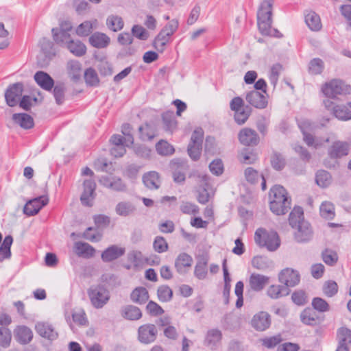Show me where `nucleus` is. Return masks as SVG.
Returning <instances> with one entry per match:
<instances>
[{"instance_id": "obj_1", "label": "nucleus", "mask_w": 351, "mask_h": 351, "mask_svg": "<svg viewBox=\"0 0 351 351\" xmlns=\"http://www.w3.org/2000/svg\"><path fill=\"white\" fill-rule=\"evenodd\" d=\"M272 5V0H264L261 3L257 12L258 29L262 35L281 37L279 31L271 27Z\"/></svg>"}, {"instance_id": "obj_2", "label": "nucleus", "mask_w": 351, "mask_h": 351, "mask_svg": "<svg viewBox=\"0 0 351 351\" xmlns=\"http://www.w3.org/2000/svg\"><path fill=\"white\" fill-rule=\"evenodd\" d=\"M269 207L276 215H283L291 208V199L287 190L280 185H275L269 191Z\"/></svg>"}, {"instance_id": "obj_3", "label": "nucleus", "mask_w": 351, "mask_h": 351, "mask_svg": "<svg viewBox=\"0 0 351 351\" xmlns=\"http://www.w3.org/2000/svg\"><path fill=\"white\" fill-rule=\"evenodd\" d=\"M254 241L259 247H266L270 252L276 251L280 245V240L276 232H268L262 228L256 230Z\"/></svg>"}, {"instance_id": "obj_4", "label": "nucleus", "mask_w": 351, "mask_h": 351, "mask_svg": "<svg viewBox=\"0 0 351 351\" xmlns=\"http://www.w3.org/2000/svg\"><path fill=\"white\" fill-rule=\"evenodd\" d=\"M323 93L328 97L335 98L337 95L351 93V86L341 80L334 79L326 83L322 88Z\"/></svg>"}, {"instance_id": "obj_5", "label": "nucleus", "mask_w": 351, "mask_h": 351, "mask_svg": "<svg viewBox=\"0 0 351 351\" xmlns=\"http://www.w3.org/2000/svg\"><path fill=\"white\" fill-rule=\"evenodd\" d=\"M87 293L92 305L96 308H103L110 300V293L103 286L92 287Z\"/></svg>"}, {"instance_id": "obj_6", "label": "nucleus", "mask_w": 351, "mask_h": 351, "mask_svg": "<svg viewBox=\"0 0 351 351\" xmlns=\"http://www.w3.org/2000/svg\"><path fill=\"white\" fill-rule=\"evenodd\" d=\"M350 145L347 141H335L328 149V155L331 159H340L349 154Z\"/></svg>"}, {"instance_id": "obj_7", "label": "nucleus", "mask_w": 351, "mask_h": 351, "mask_svg": "<svg viewBox=\"0 0 351 351\" xmlns=\"http://www.w3.org/2000/svg\"><path fill=\"white\" fill-rule=\"evenodd\" d=\"M23 88L22 82H16L8 86L5 93V99L9 106L14 107L18 104L19 99L23 94Z\"/></svg>"}, {"instance_id": "obj_8", "label": "nucleus", "mask_w": 351, "mask_h": 351, "mask_svg": "<svg viewBox=\"0 0 351 351\" xmlns=\"http://www.w3.org/2000/svg\"><path fill=\"white\" fill-rule=\"evenodd\" d=\"M157 334L158 330L154 324H143L138 329V339L142 343H153L156 339Z\"/></svg>"}, {"instance_id": "obj_9", "label": "nucleus", "mask_w": 351, "mask_h": 351, "mask_svg": "<svg viewBox=\"0 0 351 351\" xmlns=\"http://www.w3.org/2000/svg\"><path fill=\"white\" fill-rule=\"evenodd\" d=\"M300 280V276L298 271L290 268L282 269L278 275L279 282L289 289L297 285Z\"/></svg>"}, {"instance_id": "obj_10", "label": "nucleus", "mask_w": 351, "mask_h": 351, "mask_svg": "<svg viewBox=\"0 0 351 351\" xmlns=\"http://www.w3.org/2000/svg\"><path fill=\"white\" fill-rule=\"evenodd\" d=\"M293 228L295 229L294 239L298 243H307L313 239V232L308 221L302 222Z\"/></svg>"}, {"instance_id": "obj_11", "label": "nucleus", "mask_w": 351, "mask_h": 351, "mask_svg": "<svg viewBox=\"0 0 351 351\" xmlns=\"http://www.w3.org/2000/svg\"><path fill=\"white\" fill-rule=\"evenodd\" d=\"M49 199L46 196H40L29 200L23 208L24 213L27 216L36 215L40 210L48 204Z\"/></svg>"}, {"instance_id": "obj_12", "label": "nucleus", "mask_w": 351, "mask_h": 351, "mask_svg": "<svg viewBox=\"0 0 351 351\" xmlns=\"http://www.w3.org/2000/svg\"><path fill=\"white\" fill-rule=\"evenodd\" d=\"M240 143L246 146H256L259 143V136L256 132L251 128L242 129L238 135Z\"/></svg>"}, {"instance_id": "obj_13", "label": "nucleus", "mask_w": 351, "mask_h": 351, "mask_svg": "<svg viewBox=\"0 0 351 351\" xmlns=\"http://www.w3.org/2000/svg\"><path fill=\"white\" fill-rule=\"evenodd\" d=\"M99 182L104 186L118 192H125L127 190L126 184L120 178H110L104 176L99 178Z\"/></svg>"}, {"instance_id": "obj_14", "label": "nucleus", "mask_w": 351, "mask_h": 351, "mask_svg": "<svg viewBox=\"0 0 351 351\" xmlns=\"http://www.w3.org/2000/svg\"><path fill=\"white\" fill-rule=\"evenodd\" d=\"M96 184L92 179L84 181V191L80 197L82 204L84 206H91L94 199Z\"/></svg>"}, {"instance_id": "obj_15", "label": "nucleus", "mask_w": 351, "mask_h": 351, "mask_svg": "<svg viewBox=\"0 0 351 351\" xmlns=\"http://www.w3.org/2000/svg\"><path fill=\"white\" fill-rule=\"evenodd\" d=\"M40 48L45 60L43 62L38 61V64L43 66L47 65L51 59L55 56L56 51L53 47V43L48 38H43L40 41Z\"/></svg>"}, {"instance_id": "obj_16", "label": "nucleus", "mask_w": 351, "mask_h": 351, "mask_svg": "<svg viewBox=\"0 0 351 351\" xmlns=\"http://www.w3.org/2000/svg\"><path fill=\"white\" fill-rule=\"evenodd\" d=\"M35 330L40 336L49 341H53L58 337V333L55 330L54 328L46 322H40L36 323Z\"/></svg>"}, {"instance_id": "obj_17", "label": "nucleus", "mask_w": 351, "mask_h": 351, "mask_svg": "<svg viewBox=\"0 0 351 351\" xmlns=\"http://www.w3.org/2000/svg\"><path fill=\"white\" fill-rule=\"evenodd\" d=\"M245 99L250 105L258 109L266 108L268 103L267 97L256 90H251L247 93Z\"/></svg>"}, {"instance_id": "obj_18", "label": "nucleus", "mask_w": 351, "mask_h": 351, "mask_svg": "<svg viewBox=\"0 0 351 351\" xmlns=\"http://www.w3.org/2000/svg\"><path fill=\"white\" fill-rule=\"evenodd\" d=\"M270 324V315L264 311L256 314L252 320V326L258 331L265 330L269 327Z\"/></svg>"}, {"instance_id": "obj_19", "label": "nucleus", "mask_w": 351, "mask_h": 351, "mask_svg": "<svg viewBox=\"0 0 351 351\" xmlns=\"http://www.w3.org/2000/svg\"><path fill=\"white\" fill-rule=\"evenodd\" d=\"M125 252L124 247L112 245L107 247L101 254V259L105 263L112 262L122 256Z\"/></svg>"}, {"instance_id": "obj_20", "label": "nucleus", "mask_w": 351, "mask_h": 351, "mask_svg": "<svg viewBox=\"0 0 351 351\" xmlns=\"http://www.w3.org/2000/svg\"><path fill=\"white\" fill-rule=\"evenodd\" d=\"M34 79L36 84L46 91H51L54 86L53 79L45 71H37L34 74Z\"/></svg>"}, {"instance_id": "obj_21", "label": "nucleus", "mask_w": 351, "mask_h": 351, "mask_svg": "<svg viewBox=\"0 0 351 351\" xmlns=\"http://www.w3.org/2000/svg\"><path fill=\"white\" fill-rule=\"evenodd\" d=\"M269 282V277L258 274H252L249 278V285L252 290L256 292L262 291Z\"/></svg>"}, {"instance_id": "obj_22", "label": "nucleus", "mask_w": 351, "mask_h": 351, "mask_svg": "<svg viewBox=\"0 0 351 351\" xmlns=\"http://www.w3.org/2000/svg\"><path fill=\"white\" fill-rule=\"evenodd\" d=\"M195 267L194 275L199 280L206 278L207 276V266L209 261V256L207 254L198 256Z\"/></svg>"}, {"instance_id": "obj_23", "label": "nucleus", "mask_w": 351, "mask_h": 351, "mask_svg": "<svg viewBox=\"0 0 351 351\" xmlns=\"http://www.w3.org/2000/svg\"><path fill=\"white\" fill-rule=\"evenodd\" d=\"M120 313L124 319L130 321L138 320L143 315L141 309L132 304L123 306L121 308Z\"/></svg>"}, {"instance_id": "obj_24", "label": "nucleus", "mask_w": 351, "mask_h": 351, "mask_svg": "<svg viewBox=\"0 0 351 351\" xmlns=\"http://www.w3.org/2000/svg\"><path fill=\"white\" fill-rule=\"evenodd\" d=\"M192 263L193 258L190 255L186 253H181L176 259L175 267L179 274H184L186 273L187 268L191 267Z\"/></svg>"}, {"instance_id": "obj_25", "label": "nucleus", "mask_w": 351, "mask_h": 351, "mask_svg": "<svg viewBox=\"0 0 351 351\" xmlns=\"http://www.w3.org/2000/svg\"><path fill=\"white\" fill-rule=\"evenodd\" d=\"M75 252L78 256L90 258L94 256L95 249L90 244L84 242H75L74 244Z\"/></svg>"}, {"instance_id": "obj_26", "label": "nucleus", "mask_w": 351, "mask_h": 351, "mask_svg": "<svg viewBox=\"0 0 351 351\" xmlns=\"http://www.w3.org/2000/svg\"><path fill=\"white\" fill-rule=\"evenodd\" d=\"M110 42V38L104 33L95 32L89 37L90 44L97 49L106 47Z\"/></svg>"}, {"instance_id": "obj_27", "label": "nucleus", "mask_w": 351, "mask_h": 351, "mask_svg": "<svg viewBox=\"0 0 351 351\" xmlns=\"http://www.w3.org/2000/svg\"><path fill=\"white\" fill-rule=\"evenodd\" d=\"M136 210L135 205L130 201L119 202L115 206L117 215L121 217H128L134 215Z\"/></svg>"}, {"instance_id": "obj_28", "label": "nucleus", "mask_w": 351, "mask_h": 351, "mask_svg": "<svg viewBox=\"0 0 351 351\" xmlns=\"http://www.w3.org/2000/svg\"><path fill=\"white\" fill-rule=\"evenodd\" d=\"M15 338L21 344L29 343L33 338L32 330L25 326H18L14 331Z\"/></svg>"}, {"instance_id": "obj_29", "label": "nucleus", "mask_w": 351, "mask_h": 351, "mask_svg": "<svg viewBox=\"0 0 351 351\" xmlns=\"http://www.w3.org/2000/svg\"><path fill=\"white\" fill-rule=\"evenodd\" d=\"M143 182L147 188L153 190L158 189L160 186L159 173L156 171H149L143 176Z\"/></svg>"}, {"instance_id": "obj_30", "label": "nucleus", "mask_w": 351, "mask_h": 351, "mask_svg": "<svg viewBox=\"0 0 351 351\" xmlns=\"http://www.w3.org/2000/svg\"><path fill=\"white\" fill-rule=\"evenodd\" d=\"M12 120L25 130L32 128L34 125L33 118L26 113H15L12 115Z\"/></svg>"}, {"instance_id": "obj_31", "label": "nucleus", "mask_w": 351, "mask_h": 351, "mask_svg": "<svg viewBox=\"0 0 351 351\" xmlns=\"http://www.w3.org/2000/svg\"><path fill=\"white\" fill-rule=\"evenodd\" d=\"M149 298L148 291L143 287L134 289L130 295L131 300L138 304H145L148 301Z\"/></svg>"}, {"instance_id": "obj_32", "label": "nucleus", "mask_w": 351, "mask_h": 351, "mask_svg": "<svg viewBox=\"0 0 351 351\" xmlns=\"http://www.w3.org/2000/svg\"><path fill=\"white\" fill-rule=\"evenodd\" d=\"M290 289L283 285H272L267 290V295L271 299H278L289 295Z\"/></svg>"}, {"instance_id": "obj_33", "label": "nucleus", "mask_w": 351, "mask_h": 351, "mask_svg": "<svg viewBox=\"0 0 351 351\" xmlns=\"http://www.w3.org/2000/svg\"><path fill=\"white\" fill-rule=\"evenodd\" d=\"M65 47L77 57H82L86 53V45L80 40L72 39Z\"/></svg>"}, {"instance_id": "obj_34", "label": "nucleus", "mask_w": 351, "mask_h": 351, "mask_svg": "<svg viewBox=\"0 0 351 351\" xmlns=\"http://www.w3.org/2000/svg\"><path fill=\"white\" fill-rule=\"evenodd\" d=\"M222 338V333L218 329H211L207 332L206 343L212 350L215 349L220 343Z\"/></svg>"}, {"instance_id": "obj_35", "label": "nucleus", "mask_w": 351, "mask_h": 351, "mask_svg": "<svg viewBox=\"0 0 351 351\" xmlns=\"http://www.w3.org/2000/svg\"><path fill=\"white\" fill-rule=\"evenodd\" d=\"M304 219L303 209L300 206H295L289 214V222L292 228H296L302 222H305Z\"/></svg>"}, {"instance_id": "obj_36", "label": "nucleus", "mask_w": 351, "mask_h": 351, "mask_svg": "<svg viewBox=\"0 0 351 351\" xmlns=\"http://www.w3.org/2000/svg\"><path fill=\"white\" fill-rule=\"evenodd\" d=\"M51 33L53 40L64 47L72 40L69 32L60 31L57 27L52 28Z\"/></svg>"}, {"instance_id": "obj_37", "label": "nucleus", "mask_w": 351, "mask_h": 351, "mask_svg": "<svg viewBox=\"0 0 351 351\" xmlns=\"http://www.w3.org/2000/svg\"><path fill=\"white\" fill-rule=\"evenodd\" d=\"M68 73L71 79L74 81H78L81 77L82 66L77 60H71L67 63Z\"/></svg>"}, {"instance_id": "obj_38", "label": "nucleus", "mask_w": 351, "mask_h": 351, "mask_svg": "<svg viewBox=\"0 0 351 351\" xmlns=\"http://www.w3.org/2000/svg\"><path fill=\"white\" fill-rule=\"evenodd\" d=\"M298 125L302 132L303 139L306 144L308 146H314L315 147H316L317 145H315L314 136L306 132V130L311 128V122L308 120H305L300 123Z\"/></svg>"}, {"instance_id": "obj_39", "label": "nucleus", "mask_w": 351, "mask_h": 351, "mask_svg": "<svg viewBox=\"0 0 351 351\" xmlns=\"http://www.w3.org/2000/svg\"><path fill=\"white\" fill-rule=\"evenodd\" d=\"M305 22L312 31H319L322 28L320 18L315 12L311 11L306 14Z\"/></svg>"}, {"instance_id": "obj_40", "label": "nucleus", "mask_w": 351, "mask_h": 351, "mask_svg": "<svg viewBox=\"0 0 351 351\" xmlns=\"http://www.w3.org/2000/svg\"><path fill=\"white\" fill-rule=\"evenodd\" d=\"M337 339L338 345L350 347L351 346V330L346 327H341L337 330Z\"/></svg>"}, {"instance_id": "obj_41", "label": "nucleus", "mask_w": 351, "mask_h": 351, "mask_svg": "<svg viewBox=\"0 0 351 351\" xmlns=\"http://www.w3.org/2000/svg\"><path fill=\"white\" fill-rule=\"evenodd\" d=\"M164 128L166 131L173 132L177 125V121L173 111H167L162 114Z\"/></svg>"}, {"instance_id": "obj_42", "label": "nucleus", "mask_w": 351, "mask_h": 351, "mask_svg": "<svg viewBox=\"0 0 351 351\" xmlns=\"http://www.w3.org/2000/svg\"><path fill=\"white\" fill-rule=\"evenodd\" d=\"M315 182L319 186L325 188L331 184L332 176L327 171L319 170L315 175Z\"/></svg>"}, {"instance_id": "obj_43", "label": "nucleus", "mask_w": 351, "mask_h": 351, "mask_svg": "<svg viewBox=\"0 0 351 351\" xmlns=\"http://www.w3.org/2000/svg\"><path fill=\"white\" fill-rule=\"evenodd\" d=\"M106 25L112 32H118L123 29L124 23L121 17L110 15L106 19Z\"/></svg>"}, {"instance_id": "obj_44", "label": "nucleus", "mask_w": 351, "mask_h": 351, "mask_svg": "<svg viewBox=\"0 0 351 351\" xmlns=\"http://www.w3.org/2000/svg\"><path fill=\"white\" fill-rule=\"evenodd\" d=\"M332 114L339 120L348 121L351 119V111L345 105H337Z\"/></svg>"}, {"instance_id": "obj_45", "label": "nucleus", "mask_w": 351, "mask_h": 351, "mask_svg": "<svg viewBox=\"0 0 351 351\" xmlns=\"http://www.w3.org/2000/svg\"><path fill=\"white\" fill-rule=\"evenodd\" d=\"M239 160L245 164H252L255 162L258 156L257 154L248 148H244L239 155Z\"/></svg>"}, {"instance_id": "obj_46", "label": "nucleus", "mask_w": 351, "mask_h": 351, "mask_svg": "<svg viewBox=\"0 0 351 351\" xmlns=\"http://www.w3.org/2000/svg\"><path fill=\"white\" fill-rule=\"evenodd\" d=\"M53 95L58 105H62L65 100L66 87L63 83L57 84L53 87Z\"/></svg>"}, {"instance_id": "obj_47", "label": "nucleus", "mask_w": 351, "mask_h": 351, "mask_svg": "<svg viewBox=\"0 0 351 351\" xmlns=\"http://www.w3.org/2000/svg\"><path fill=\"white\" fill-rule=\"evenodd\" d=\"M157 295L160 302H169L173 298V291L168 285H161L157 290Z\"/></svg>"}, {"instance_id": "obj_48", "label": "nucleus", "mask_w": 351, "mask_h": 351, "mask_svg": "<svg viewBox=\"0 0 351 351\" xmlns=\"http://www.w3.org/2000/svg\"><path fill=\"white\" fill-rule=\"evenodd\" d=\"M272 262L265 256H257L252 261V266L259 270H265L269 268Z\"/></svg>"}, {"instance_id": "obj_49", "label": "nucleus", "mask_w": 351, "mask_h": 351, "mask_svg": "<svg viewBox=\"0 0 351 351\" xmlns=\"http://www.w3.org/2000/svg\"><path fill=\"white\" fill-rule=\"evenodd\" d=\"M138 131L140 134V138L143 141H150L155 136V132L153 128L147 123L140 126L138 128Z\"/></svg>"}, {"instance_id": "obj_50", "label": "nucleus", "mask_w": 351, "mask_h": 351, "mask_svg": "<svg viewBox=\"0 0 351 351\" xmlns=\"http://www.w3.org/2000/svg\"><path fill=\"white\" fill-rule=\"evenodd\" d=\"M157 152L162 156H167L173 154L174 148L167 141L161 140L156 145Z\"/></svg>"}, {"instance_id": "obj_51", "label": "nucleus", "mask_w": 351, "mask_h": 351, "mask_svg": "<svg viewBox=\"0 0 351 351\" xmlns=\"http://www.w3.org/2000/svg\"><path fill=\"white\" fill-rule=\"evenodd\" d=\"M271 165L275 170L281 171L285 167V159L280 154L274 152L271 156Z\"/></svg>"}, {"instance_id": "obj_52", "label": "nucleus", "mask_w": 351, "mask_h": 351, "mask_svg": "<svg viewBox=\"0 0 351 351\" xmlns=\"http://www.w3.org/2000/svg\"><path fill=\"white\" fill-rule=\"evenodd\" d=\"M320 214L322 217L327 219H332L335 217L334 205L330 202H324L320 206Z\"/></svg>"}, {"instance_id": "obj_53", "label": "nucleus", "mask_w": 351, "mask_h": 351, "mask_svg": "<svg viewBox=\"0 0 351 351\" xmlns=\"http://www.w3.org/2000/svg\"><path fill=\"white\" fill-rule=\"evenodd\" d=\"M84 79L86 83L91 86H97L99 82L98 75L93 68H88L85 71Z\"/></svg>"}, {"instance_id": "obj_54", "label": "nucleus", "mask_w": 351, "mask_h": 351, "mask_svg": "<svg viewBox=\"0 0 351 351\" xmlns=\"http://www.w3.org/2000/svg\"><path fill=\"white\" fill-rule=\"evenodd\" d=\"M181 212L186 215H197L199 213V207L190 202H182L180 206Z\"/></svg>"}, {"instance_id": "obj_55", "label": "nucleus", "mask_w": 351, "mask_h": 351, "mask_svg": "<svg viewBox=\"0 0 351 351\" xmlns=\"http://www.w3.org/2000/svg\"><path fill=\"white\" fill-rule=\"evenodd\" d=\"M250 108L246 106L241 110L234 112V120L239 124H243L248 119L250 114Z\"/></svg>"}, {"instance_id": "obj_56", "label": "nucleus", "mask_w": 351, "mask_h": 351, "mask_svg": "<svg viewBox=\"0 0 351 351\" xmlns=\"http://www.w3.org/2000/svg\"><path fill=\"white\" fill-rule=\"evenodd\" d=\"M153 247L156 252L163 253L168 250V243L163 237L157 236L154 241Z\"/></svg>"}, {"instance_id": "obj_57", "label": "nucleus", "mask_w": 351, "mask_h": 351, "mask_svg": "<svg viewBox=\"0 0 351 351\" xmlns=\"http://www.w3.org/2000/svg\"><path fill=\"white\" fill-rule=\"evenodd\" d=\"M12 335L10 330L5 327H0V346L8 348L10 345Z\"/></svg>"}, {"instance_id": "obj_58", "label": "nucleus", "mask_w": 351, "mask_h": 351, "mask_svg": "<svg viewBox=\"0 0 351 351\" xmlns=\"http://www.w3.org/2000/svg\"><path fill=\"white\" fill-rule=\"evenodd\" d=\"M338 291V285L333 280H328L323 285V292L328 297L334 296Z\"/></svg>"}, {"instance_id": "obj_59", "label": "nucleus", "mask_w": 351, "mask_h": 351, "mask_svg": "<svg viewBox=\"0 0 351 351\" xmlns=\"http://www.w3.org/2000/svg\"><path fill=\"white\" fill-rule=\"evenodd\" d=\"M323 68V61L319 58H314L309 63L308 70L311 74L317 75L322 72Z\"/></svg>"}, {"instance_id": "obj_60", "label": "nucleus", "mask_w": 351, "mask_h": 351, "mask_svg": "<svg viewBox=\"0 0 351 351\" xmlns=\"http://www.w3.org/2000/svg\"><path fill=\"white\" fill-rule=\"evenodd\" d=\"M312 306L316 311L322 313L328 311L330 309L328 302L318 297L313 299Z\"/></svg>"}, {"instance_id": "obj_61", "label": "nucleus", "mask_w": 351, "mask_h": 351, "mask_svg": "<svg viewBox=\"0 0 351 351\" xmlns=\"http://www.w3.org/2000/svg\"><path fill=\"white\" fill-rule=\"evenodd\" d=\"M322 259L326 264L332 266L337 262L338 256L335 252L326 250L322 252Z\"/></svg>"}, {"instance_id": "obj_62", "label": "nucleus", "mask_w": 351, "mask_h": 351, "mask_svg": "<svg viewBox=\"0 0 351 351\" xmlns=\"http://www.w3.org/2000/svg\"><path fill=\"white\" fill-rule=\"evenodd\" d=\"M93 29L92 23L88 21H84L77 26L76 28V34L80 36H88Z\"/></svg>"}, {"instance_id": "obj_63", "label": "nucleus", "mask_w": 351, "mask_h": 351, "mask_svg": "<svg viewBox=\"0 0 351 351\" xmlns=\"http://www.w3.org/2000/svg\"><path fill=\"white\" fill-rule=\"evenodd\" d=\"M132 36H134L142 40H146L149 37V34L146 29L143 27L138 25H134L132 27Z\"/></svg>"}, {"instance_id": "obj_64", "label": "nucleus", "mask_w": 351, "mask_h": 351, "mask_svg": "<svg viewBox=\"0 0 351 351\" xmlns=\"http://www.w3.org/2000/svg\"><path fill=\"white\" fill-rule=\"evenodd\" d=\"M300 319L302 323L306 325L313 326L316 323L315 313L311 310L303 311L300 315Z\"/></svg>"}]
</instances>
